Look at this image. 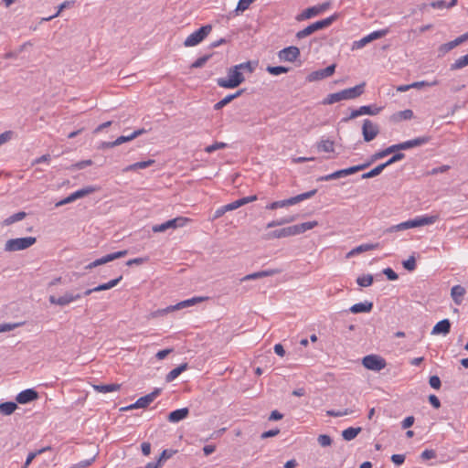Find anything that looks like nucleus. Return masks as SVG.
<instances>
[{"instance_id":"nucleus-1","label":"nucleus","mask_w":468,"mask_h":468,"mask_svg":"<svg viewBox=\"0 0 468 468\" xmlns=\"http://www.w3.org/2000/svg\"><path fill=\"white\" fill-rule=\"evenodd\" d=\"M257 66V62L246 61L228 69L227 78H218L217 84L220 88L234 89L245 81V73L251 74Z\"/></svg>"},{"instance_id":"nucleus-2","label":"nucleus","mask_w":468,"mask_h":468,"mask_svg":"<svg viewBox=\"0 0 468 468\" xmlns=\"http://www.w3.org/2000/svg\"><path fill=\"white\" fill-rule=\"evenodd\" d=\"M318 225L317 221H307L297 225L285 227L280 229L271 231L267 235V239H282L291 236H296L310 230Z\"/></svg>"},{"instance_id":"nucleus-3","label":"nucleus","mask_w":468,"mask_h":468,"mask_svg":"<svg viewBox=\"0 0 468 468\" xmlns=\"http://www.w3.org/2000/svg\"><path fill=\"white\" fill-rule=\"evenodd\" d=\"M366 83L362 82L353 88L345 89L341 91L331 93L324 100V104H333L344 100H353L361 96L365 92Z\"/></svg>"},{"instance_id":"nucleus-4","label":"nucleus","mask_w":468,"mask_h":468,"mask_svg":"<svg viewBox=\"0 0 468 468\" xmlns=\"http://www.w3.org/2000/svg\"><path fill=\"white\" fill-rule=\"evenodd\" d=\"M438 220V216H421L417 217L413 219H410L404 222H401L397 225H393L389 228H388L385 230V233H391V232H397V231H402L405 229H412V228H418L421 226L431 225L435 223Z\"/></svg>"},{"instance_id":"nucleus-5","label":"nucleus","mask_w":468,"mask_h":468,"mask_svg":"<svg viewBox=\"0 0 468 468\" xmlns=\"http://www.w3.org/2000/svg\"><path fill=\"white\" fill-rule=\"evenodd\" d=\"M337 18H338V14H334L331 16L326 17V18H324L323 20L316 21V22L309 25L308 27H306L303 30L298 31L296 33V37L299 38V39H302V38H304V37L312 35L315 31H318L320 29H324L325 27H328Z\"/></svg>"},{"instance_id":"nucleus-6","label":"nucleus","mask_w":468,"mask_h":468,"mask_svg":"<svg viewBox=\"0 0 468 468\" xmlns=\"http://www.w3.org/2000/svg\"><path fill=\"white\" fill-rule=\"evenodd\" d=\"M34 237H25L8 239L5 244V251H17L26 250L36 243Z\"/></svg>"},{"instance_id":"nucleus-7","label":"nucleus","mask_w":468,"mask_h":468,"mask_svg":"<svg viewBox=\"0 0 468 468\" xmlns=\"http://www.w3.org/2000/svg\"><path fill=\"white\" fill-rule=\"evenodd\" d=\"M212 26L206 25L190 34L184 41L185 47H194L202 42L211 32Z\"/></svg>"},{"instance_id":"nucleus-8","label":"nucleus","mask_w":468,"mask_h":468,"mask_svg":"<svg viewBox=\"0 0 468 468\" xmlns=\"http://www.w3.org/2000/svg\"><path fill=\"white\" fill-rule=\"evenodd\" d=\"M362 364L367 369L374 371H380L387 366L386 360L378 355L366 356Z\"/></svg>"},{"instance_id":"nucleus-9","label":"nucleus","mask_w":468,"mask_h":468,"mask_svg":"<svg viewBox=\"0 0 468 468\" xmlns=\"http://www.w3.org/2000/svg\"><path fill=\"white\" fill-rule=\"evenodd\" d=\"M331 5L332 4L330 1H326L320 5L308 7L302 14H300L297 16V19L298 20H305V19L312 18L315 16H318V15L322 14L323 12L326 11L327 9H329L331 7Z\"/></svg>"},{"instance_id":"nucleus-10","label":"nucleus","mask_w":468,"mask_h":468,"mask_svg":"<svg viewBox=\"0 0 468 468\" xmlns=\"http://www.w3.org/2000/svg\"><path fill=\"white\" fill-rule=\"evenodd\" d=\"M82 297L81 293H73L71 292H66L63 295L59 297H56L54 295H50L48 300L51 304H56L58 306H66L69 303L80 299Z\"/></svg>"},{"instance_id":"nucleus-11","label":"nucleus","mask_w":468,"mask_h":468,"mask_svg":"<svg viewBox=\"0 0 468 468\" xmlns=\"http://www.w3.org/2000/svg\"><path fill=\"white\" fill-rule=\"evenodd\" d=\"M186 221H188L186 218L178 217L173 219H169L162 224L153 226L152 230L155 233L165 232L169 229L183 227Z\"/></svg>"},{"instance_id":"nucleus-12","label":"nucleus","mask_w":468,"mask_h":468,"mask_svg":"<svg viewBox=\"0 0 468 468\" xmlns=\"http://www.w3.org/2000/svg\"><path fill=\"white\" fill-rule=\"evenodd\" d=\"M316 192H317L316 189H313L311 191L297 195L295 197H292L287 199L276 201L277 207L281 208V207H289V206H293V205L298 204L305 199L313 197L316 194Z\"/></svg>"},{"instance_id":"nucleus-13","label":"nucleus","mask_w":468,"mask_h":468,"mask_svg":"<svg viewBox=\"0 0 468 468\" xmlns=\"http://www.w3.org/2000/svg\"><path fill=\"white\" fill-rule=\"evenodd\" d=\"M379 133V127L371 120L366 119L362 125V134L365 142H371Z\"/></svg>"},{"instance_id":"nucleus-14","label":"nucleus","mask_w":468,"mask_h":468,"mask_svg":"<svg viewBox=\"0 0 468 468\" xmlns=\"http://www.w3.org/2000/svg\"><path fill=\"white\" fill-rule=\"evenodd\" d=\"M159 393H160V390L155 389L153 392H151L144 397L139 398L135 401V403L131 404L127 407L122 408L121 410L124 411V410H130L133 409L146 408L148 405H150L154 400V399L158 396Z\"/></svg>"},{"instance_id":"nucleus-15","label":"nucleus","mask_w":468,"mask_h":468,"mask_svg":"<svg viewBox=\"0 0 468 468\" xmlns=\"http://www.w3.org/2000/svg\"><path fill=\"white\" fill-rule=\"evenodd\" d=\"M127 253H128L127 250H120V251H116V252H113V253L107 254V255H105V256H103V257H101L100 259H97L94 261L90 262L89 265L86 266L85 269L90 270V269L98 267L100 265L108 263V262H110L112 261H114V260H117V259H120V258H122V257L126 256Z\"/></svg>"},{"instance_id":"nucleus-16","label":"nucleus","mask_w":468,"mask_h":468,"mask_svg":"<svg viewBox=\"0 0 468 468\" xmlns=\"http://www.w3.org/2000/svg\"><path fill=\"white\" fill-rule=\"evenodd\" d=\"M207 299V297H201V296L193 297L191 299L182 301L175 305L167 306L166 308L161 310L160 313L166 314V313L173 312L176 310H180V309H183L186 307L193 306V305H195L198 303H201Z\"/></svg>"},{"instance_id":"nucleus-17","label":"nucleus","mask_w":468,"mask_h":468,"mask_svg":"<svg viewBox=\"0 0 468 468\" xmlns=\"http://www.w3.org/2000/svg\"><path fill=\"white\" fill-rule=\"evenodd\" d=\"M335 64H332L324 69H321L311 72L306 77V80L309 82L321 80H324L325 78L332 76L335 73Z\"/></svg>"},{"instance_id":"nucleus-18","label":"nucleus","mask_w":468,"mask_h":468,"mask_svg":"<svg viewBox=\"0 0 468 468\" xmlns=\"http://www.w3.org/2000/svg\"><path fill=\"white\" fill-rule=\"evenodd\" d=\"M430 140H431L430 136H421V137L414 138L412 140H409L406 142L397 144L396 145L398 147V152H399V151L408 150L410 148L423 145V144H427L428 142H430Z\"/></svg>"},{"instance_id":"nucleus-19","label":"nucleus","mask_w":468,"mask_h":468,"mask_svg":"<svg viewBox=\"0 0 468 468\" xmlns=\"http://www.w3.org/2000/svg\"><path fill=\"white\" fill-rule=\"evenodd\" d=\"M300 56V49L297 47L291 46L279 51L278 57L281 60L294 62Z\"/></svg>"},{"instance_id":"nucleus-20","label":"nucleus","mask_w":468,"mask_h":468,"mask_svg":"<svg viewBox=\"0 0 468 468\" xmlns=\"http://www.w3.org/2000/svg\"><path fill=\"white\" fill-rule=\"evenodd\" d=\"M38 398V393L32 388L25 389L17 394L16 399L19 404H27Z\"/></svg>"},{"instance_id":"nucleus-21","label":"nucleus","mask_w":468,"mask_h":468,"mask_svg":"<svg viewBox=\"0 0 468 468\" xmlns=\"http://www.w3.org/2000/svg\"><path fill=\"white\" fill-rule=\"evenodd\" d=\"M280 273V270L278 269H270V270H264L257 272H253L250 274H248L240 279V282H246L250 280H257L264 277L273 276L275 274Z\"/></svg>"},{"instance_id":"nucleus-22","label":"nucleus","mask_w":468,"mask_h":468,"mask_svg":"<svg viewBox=\"0 0 468 468\" xmlns=\"http://www.w3.org/2000/svg\"><path fill=\"white\" fill-rule=\"evenodd\" d=\"M451 331V322L449 319H443L438 322L431 330V335H446Z\"/></svg>"},{"instance_id":"nucleus-23","label":"nucleus","mask_w":468,"mask_h":468,"mask_svg":"<svg viewBox=\"0 0 468 468\" xmlns=\"http://www.w3.org/2000/svg\"><path fill=\"white\" fill-rule=\"evenodd\" d=\"M189 415V410L187 408H182L176 410L169 413L167 420L172 423H176Z\"/></svg>"},{"instance_id":"nucleus-24","label":"nucleus","mask_w":468,"mask_h":468,"mask_svg":"<svg viewBox=\"0 0 468 468\" xmlns=\"http://www.w3.org/2000/svg\"><path fill=\"white\" fill-rule=\"evenodd\" d=\"M244 90H245L244 89H241L233 94L227 95L225 98H223L222 100H220L214 105V110H216V111L221 110L223 107H225L229 102H231L234 99L239 97L244 92Z\"/></svg>"},{"instance_id":"nucleus-25","label":"nucleus","mask_w":468,"mask_h":468,"mask_svg":"<svg viewBox=\"0 0 468 468\" xmlns=\"http://www.w3.org/2000/svg\"><path fill=\"white\" fill-rule=\"evenodd\" d=\"M373 309V303L365 301L363 303H355L349 308V311L353 314L359 313H369Z\"/></svg>"},{"instance_id":"nucleus-26","label":"nucleus","mask_w":468,"mask_h":468,"mask_svg":"<svg viewBox=\"0 0 468 468\" xmlns=\"http://www.w3.org/2000/svg\"><path fill=\"white\" fill-rule=\"evenodd\" d=\"M396 152H398V147L396 144H392V145L387 147L386 149L381 150V151L377 152L374 154H372L369 162H371V164H372V163L376 162L377 160L384 158L385 156H387L390 154L396 153Z\"/></svg>"},{"instance_id":"nucleus-27","label":"nucleus","mask_w":468,"mask_h":468,"mask_svg":"<svg viewBox=\"0 0 468 468\" xmlns=\"http://www.w3.org/2000/svg\"><path fill=\"white\" fill-rule=\"evenodd\" d=\"M464 287L461 285H454L451 290V296L455 304L460 305L463 302V297L465 294Z\"/></svg>"},{"instance_id":"nucleus-28","label":"nucleus","mask_w":468,"mask_h":468,"mask_svg":"<svg viewBox=\"0 0 468 468\" xmlns=\"http://www.w3.org/2000/svg\"><path fill=\"white\" fill-rule=\"evenodd\" d=\"M146 131L144 129H138L136 131H134L133 133H131L130 135H122V136H119L116 140H115V144L116 146L123 144V143H127V142H130L133 139H135L136 137L145 133Z\"/></svg>"},{"instance_id":"nucleus-29","label":"nucleus","mask_w":468,"mask_h":468,"mask_svg":"<svg viewBox=\"0 0 468 468\" xmlns=\"http://www.w3.org/2000/svg\"><path fill=\"white\" fill-rule=\"evenodd\" d=\"M155 163V161L154 159H149L147 161H142V162H137V163H134V164H132L128 166H126L125 168H123V172H129V171H135V170H138V169H145L149 166H151L152 165H154Z\"/></svg>"},{"instance_id":"nucleus-30","label":"nucleus","mask_w":468,"mask_h":468,"mask_svg":"<svg viewBox=\"0 0 468 468\" xmlns=\"http://www.w3.org/2000/svg\"><path fill=\"white\" fill-rule=\"evenodd\" d=\"M414 116V113L410 109H407V110H404V111H400V112H395L392 116H391V121L394 122H399L400 121H403V120H411Z\"/></svg>"},{"instance_id":"nucleus-31","label":"nucleus","mask_w":468,"mask_h":468,"mask_svg":"<svg viewBox=\"0 0 468 468\" xmlns=\"http://www.w3.org/2000/svg\"><path fill=\"white\" fill-rule=\"evenodd\" d=\"M459 45L461 44L457 37L452 41L441 45L438 48L439 57H443L445 54H447L449 51H451Z\"/></svg>"},{"instance_id":"nucleus-32","label":"nucleus","mask_w":468,"mask_h":468,"mask_svg":"<svg viewBox=\"0 0 468 468\" xmlns=\"http://www.w3.org/2000/svg\"><path fill=\"white\" fill-rule=\"evenodd\" d=\"M187 368V364L184 363L172 369L166 376L165 380L167 382H172L175 380L182 372H184Z\"/></svg>"},{"instance_id":"nucleus-33","label":"nucleus","mask_w":468,"mask_h":468,"mask_svg":"<svg viewBox=\"0 0 468 468\" xmlns=\"http://www.w3.org/2000/svg\"><path fill=\"white\" fill-rule=\"evenodd\" d=\"M378 247H379L378 243H375V244H372V243L361 244V245L356 247L355 249H353L348 253V256H353V255L357 254V253L365 252V251H367V250H372L378 249Z\"/></svg>"},{"instance_id":"nucleus-34","label":"nucleus","mask_w":468,"mask_h":468,"mask_svg":"<svg viewBox=\"0 0 468 468\" xmlns=\"http://www.w3.org/2000/svg\"><path fill=\"white\" fill-rule=\"evenodd\" d=\"M121 388L120 384H106V385H94L93 388L100 393H108L119 390Z\"/></svg>"},{"instance_id":"nucleus-35","label":"nucleus","mask_w":468,"mask_h":468,"mask_svg":"<svg viewBox=\"0 0 468 468\" xmlns=\"http://www.w3.org/2000/svg\"><path fill=\"white\" fill-rule=\"evenodd\" d=\"M362 431V428L349 427L342 431V437L346 441H351L355 439Z\"/></svg>"},{"instance_id":"nucleus-36","label":"nucleus","mask_w":468,"mask_h":468,"mask_svg":"<svg viewBox=\"0 0 468 468\" xmlns=\"http://www.w3.org/2000/svg\"><path fill=\"white\" fill-rule=\"evenodd\" d=\"M16 409V403L12 401H7L0 404V413L5 416L11 415Z\"/></svg>"},{"instance_id":"nucleus-37","label":"nucleus","mask_w":468,"mask_h":468,"mask_svg":"<svg viewBox=\"0 0 468 468\" xmlns=\"http://www.w3.org/2000/svg\"><path fill=\"white\" fill-rule=\"evenodd\" d=\"M317 148L319 151L324 153H332L335 151V143L329 139L321 140L317 144Z\"/></svg>"},{"instance_id":"nucleus-38","label":"nucleus","mask_w":468,"mask_h":468,"mask_svg":"<svg viewBox=\"0 0 468 468\" xmlns=\"http://www.w3.org/2000/svg\"><path fill=\"white\" fill-rule=\"evenodd\" d=\"M370 165H371V162L368 161L365 164H361V165H354V166H351L348 168H345V169H343V171L345 173V176H347L353 175L356 172L362 171V170L367 168Z\"/></svg>"},{"instance_id":"nucleus-39","label":"nucleus","mask_w":468,"mask_h":468,"mask_svg":"<svg viewBox=\"0 0 468 468\" xmlns=\"http://www.w3.org/2000/svg\"><path fill=\"white\" fill-rule=\"evenodd\" d=\"M27 214L23 211L17 212L16 214L11 215L10 217L6 218L3 224L5 226H9L14 224L15 222L20 221L26 218Z\"/></svg>"},{"instance_id":"nucleus-40","label":"nucleus","mask_w":468,"mask_h":468,"mask_svg":"<svg viewBox=\"0 0 468 468\" xmlns=\"http://www.w3.org/2000/svg\"><path fill=\"white\" fill-rule=\"evenodd\" d=\"M73 4V2L71 1H65L63 2L62 4H60L58 6V11L56 12V14L50 16H48V17H43L41 18V21L40 22H48V21H50L52 20L53 18L58 16L60 15V13L65 9V8H68L71 5Z\"/></svg>"},{"instance_id":"nucleus-41","label":"nucleus","mask_w":468,"mask_h":468,"mask_svg":"<svg viewBox=\"0 0 468 468\" xmlns=\"http://www.w3.org/2000/svg\"><path fill=\"white\" fill-rule=\"evenodd\" d=\"M97 190L96 187L92 186H86L84 188H81V189H79L75 192H73V196L75 197V199H79V198H82L93 192H95Z\"/></svg>"},{"instance_id":"nucleus-42","label":"nucleus","mask_w":468,"mask_h":468,"mask_svg":"<svg viewBox=\"0 0 468 468\" xmlns=\"http://www.w3.org/2000/svg\"><path fill=\"white\" fill-rule=\"evenodd\" d=\"M359 108L362 115H377L382 110L381 107H378L376 105H364Z\"/></svg>"},{"instance_id":"nucleus-43","label":"nucleus","mask_w":468,"mask_h":468,"mask_svg":"<svg viewBox=\"0 0 468 468\" xmlns=\"http://www.w3.org/2000/svg\"><path fill=\"white\" fill-rule=\"evenodd\" d=\"M294 220H295V217L294 216H290V217L282 218L281 219H276V220H272V221L269 222L267 224V228L271 229V228L282 226V225H284V224H287V223H291V222H292Z\"/></svg>"},{"instance_id":"nucleus-44","label":"nucleus","mask_w":468,"mask_h":468,"mask_svg":"<svg viewBox=\"0 0 468 468\" xmlns=\"http://www.w3.org/2000/svg\"><path fill=\"white\" fill-rule=\"evenodd\" d=\"M468 66V54L457 58L450 67L451 70H457Z\"/></svg>"},{"instance_id":"nucleus-45","label":"nucleus","mask_w":468,"mask_h":468,"mask_svg":"<svg viewBox=\"0 0 468 468\" xmlns=\"http://www.w3.org/2000/svg\"><path fill=\"white\" fill-rule=\"evenodd\" d=\"M384 169H385L384 165L380 164L378 166H376L375 168H373L372 170H370L369 172L363 174L361 176V177L363 179L375 177V176L380 175Z\"/></svg>"},{"instance_id":"nucleus-46","label":"nucleus","mask_w":468,"mask_h":468,"mask_svg":"<svg viewBox=\"0 0 468 468\" xmlns=\"http://www.w3.org/2000/svg\"><path fill=\"white\" fill-rule=\"evenodd\" d=\"M341 177H345V173H344L343 169L337 170V171H335L332 174L326 175V176H323L319 177L317 180L318 181H330V180H335V179H338Z\"/></svg>"},{"instance_id":"nucleus-47","label":"nucleus","mask_w":468,"mask_h":468,"mask_svg":"<svg viewBox=\"0 0 468 468\" xmlns=\"http://www.w3.org/2000/svg\"><path fill=\"white\" fill-rule=\"evenodd\" d=\"M356 282L361 287H368L373 283V276L371 274L360 276L356 279Z\"/></svg>"},{"instance_id":"nucleus-48","label":"nucleus","mask_w":468,"mask_h":468,"mask_svg":"<svg viewBox=\"0 0 468 468\" xmlns=\"http://www.w3.org/2000/svg\"><path fill=\"white\" fill-rule=\"evenodd\" d=\"M267 71L274 76L287 73L289 71V68L283 67V66H269L267 68Z\"/></svg>"},{"instance_id":"nucleus-49","label":"nucleus","mask_w":468,"mask_h":468,"mask_svg":"<svg viewBox=\"0 0 468 468\" xmlns=\"http://www.w3.org/2000/svg\"><path fill=\"white\" fill-rule=\"evenodd\" d=\"M354 412L353 410H350V409H346L345 410H327L326 411V414L330 417H342V416H346V415H348V414H352Z\"/></svg>"},{"instance_id":"nucleus-50","label":"nucleus","mask_w":468,"mask_h":468,"mask_svg":"<svg viewBox=\"0 0 468 468\" xmlns=\"http://www.w3.org/2000/svg\"><path fill=\"white\" fill-rule=\"evenodd\" d=\"M405 157V154L403 153L396 152L394 153V155L390 157L387 162L383 163L385 168L398 161L402 160Z\"/></svg>"},{"instance_id":"nucleus-51","label":"nucleus","mask_w":468,"mask_h":468,"mask_svg":"<svg viewBox=\"0 0 468 468\" xmlns=\"http://www.w3.org/2000/svg\"><path fill=\"white\" fill-rule=\"evenodd\" d=\"M227 147V144L225 143H221V142H217L211 145H208L205 148V152L207 153V154H211L217 150H219V149H224Z\"/></svg>"},{"instance_id":"nucleus-52","label":"nucleus","mask_w":468,"mask_h":468,"mask_svg":"<svg viewBox=\"0 0 468 468\" xmlns=\"http://www.w3.org/2000/svg\"><path fill=\"white\" fill-rule=\"evenodd\" d=\"M388 29L386 28V29H381V30H378V31H374L370 34H368V37H369V40L370 42L373 41V40H376V39H378V38H381L383 37H385L388 33Z\"/></svg>"},{"instance_id":"nucleus-53","label":"nucleus","mask_w":468,"mask_h":468,"mask_svg":"<svg viewBox=\"0 0 468 468\" xmlns=\"http://www.w3.org/2000/svg\"><path fill=\"white\" fill-rule=\"evenodd\" d=\"M403 267L409 271H412L416 269V260L414 256H410L408 260L402 262Z\"/></svg>"},{"instance_id":"nucleus-54","label":"nucleus","mask_w":468,"mask_h":468,"mask_svg":"<svg viewBox=\"0 0 468 468\" xmlns=\"http://www.w3.org/2000/svg\"><path fill=\"white\" fill-rule=\"evenodd\" d=\"M92 165V161L90 159H88V160H83V161H80L76 164H73L69 169L70 170H80V169H83L85 168L86 166H90Z\"/></svg>"},{"instance_id":"nucleus-55","label":"nucleus","mask_w":468,"mask_h":468,"mask_svg":"<svg viewBox=\"0 0 468 468\" xmlns=\"http://www.w3.org/2000/svg\"><path fill=\"white\" fill-rule=\"evenodd\" d=\"M368 43H370L369 37H368V36H366V37H362L361 39L355 41L353 43L352 48L353 49H360V48H364L366 45H367Z\"/></svg>"},{"instance_id":"nucleus-56","label":"nucleus","mask_w":468,"mask_h":468,"mask_svg":"<svg viewBox=\"0 0 468 468\" xmlns=\"http://www.w3.org/2000/svg\"><path fill=\"white\" fill-rule=\"evenodd\" d=\"M317 441H318V443L322 446V447H326V446H330L332 444V439L330 436L326 435V434H321L318 436L317 438Z\"/></svg>"},{"instance_id":"nucleus-57","label":"nucleus","mask_w":468,"mask_h":468,"mask_svg":"<svg viewBox=\"0 0 468 468\" xmlns=\"http://www.w3.org/2000/svg\"><path fill=\"white\" fill-rule=\"evenodd\" d=\"M176 452L173 450H164L158 459L159 463H164L165 461L171 458Z\"/></svg>"},{"instance_id":"nucleus-58","label":"nucleus","mask_w":468,"mask_h":468,"mask_svg":"<svg viewBox=\"0 0 468 468\" xmlns=\"http://www.w3.org/2000/svg\"><path fill=\"white\" fill-rule=\"evenodd\" d=\"M429 384L434 389H439L441 386V379L438 376H431L429 379Z\"/></svg>"},{"instance_id":"nucleus-59","label":"nucleus","mask_w":468,"mask_h":468,"mask_svg":"<svg viewBox=\"0 0 468 468\" xmlns=\"http://www.w3.org/2000/svg\"><path fill=\"white\" fill-rule=\"evenodd\" d=\"M255 0H239L237 5V11H244L249 8L250 5Z\"/></svg>"},{"instance_id":"nucleus-60","label":"nucleus","mask_w":468,"mask_h":468,"mask_svg":"<svg viewBox=\"0 0 468 468\" xmlns=\"http://www.w3.org/2000/svg\"><path fill=\"white\" fill-rule=\"evenodd\" d=\"M94 460H95V456L90 459H88V460H83V461L74 464L71 468H87L94 462Z\"/></svg>"},{"instance_id":"nucleus-61","label":"nucleus","mask_w":468,"mask_h":468,"mask_svg":"<svg viewBox=\"0 0 468 468\" xmlns=\"http://www.w3.org/2000/svg\"><path fill=\"white\" fill-rule=\"evenodd\" d=\"M14 133L12 131H6L0 134V146L8 141H10L13 137Z\"/></svg>"},{"instance_id":"nucleus-62","label":"nucleus","mask_w":468,"mask_h":468,"mask_svg":"<svg viewBox=\"0 0 468 468\" xmlns=\"http://www.w3.org/2000/svg\"><path fill=\"white\" fill-rule=\"evenodd\" d=\"M383 273L389 281H396L399 278L398 274L391 268L384 269Z\"/></svg>"},{"instance_id":"nucleus-63","label":"nucleus","mask_w":468,"mask_h":468,"mask_svg":"<svg viewBox=\"0 0 468 468\" xmlns=\"http://www.w3.org/2000/svg\"><path fill=\"white\" fill-rule=\"evenodd\" d=\"M209 56H203L198 58L192 65L191 68L197 69L201 68L205 65V63L208 60Z\"/></svg>"},{"instance_id":"nucleus-64","label":"nucleus","mask_w":468,"mask_h":468,"mask_svg":"<svg viewBox=\"0 0 468 468\" xmlns=\"http://www.w3.org/2000/svg\"><path fill=\"white\" fill-rule=\"evenodd\" d=\"M241 206H242V202H241V199L239 198L234 202L225 205V210L232 211L234 209L240 207Z\"/></svg>"}]
</instances>
